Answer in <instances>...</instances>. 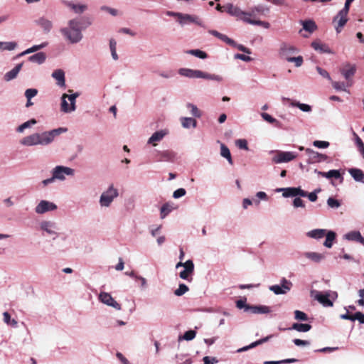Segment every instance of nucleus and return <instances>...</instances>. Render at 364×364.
Here are the masks:
<instances>
[{
    "label": "nucleus",
    "mask_w": 364,
    "mask_h": 364,
    "mask_svg": "<svg viewBox=\"0 0 364 364\" xmlns=\"http://www.w3.org/2000/svg\"><path fill=\"white\" fill-rule=\"evenodd\" d=\"M67 132V128L58 127L41 132H33L21 138L19 144L25 147L46 146L51 144L57 136Z\"/></svg>",
    "instance_id": "obj_1"
},
{
    "label": "nucleus",
    "mask_w": 364,
    "mask_h": 364,
    "mask_svg": "<svg viewBox=\"0 0 364 364\" xmlns=\"http://www.w3.org/2000/svg\"><path fill=\"white\" fill-rule=\"evenodd\" d=\"M59 33L68 44L80 43L84 38L82 19L79 17L68 19L64 26L60 28Z\"/></svg>",
    "instance_id": "obj_2"
},
{
    "label": "nucleus",
    "mask_w": 364,
    "mask_h": 364,
    "mask_svg": "<svg viewBox=\"0 0 364 364\" xmlns=\"http://www.w3.org/2000/svg\"><path fill=\"white\" fill-rule=\"evenodd\" d=\"M225 7L227 9V12L230 15L236 17L245 23L251 25L261 26L264 28H269L270 27L269 22L262 21L256 18L257 13L262 11V7L259 6L251 9L249 11H245L240 7L230 3H229Z\"/></svg>",
    "instance_id": "obj_3"
},
{
    "label": "nucleus",
    "mask_w": 364,
    "mask_h": 364,
    "mask_svg": "<svg viewBox=\"0 0 364 364\" xmlns=\"http://www.w3.org/2000/svg\"><path fill=\"white\" fill-rule=\"evenodd\" d=\"M38 230L44 237L56 240L60 236V227L58 223L52 219L41 220L38 224Z\"/></svg>",
    "instance_id": "obj_4"
},
{
    "label": "nucleus",
    "mask_w": 364,
    "mask_h": 364,
    "mask_svg": "<svg viewBox=\"0 0 364 364\" xmlns=\"http://www.w3.org/2000/svg\"><path fill=\"white\" fill-rule=\"evenodd\" d=\"M178 72L180 75L188 78L205 79L215 81L218 82H222L224 80V77L220 75L211 74L206 72H203L200 70L183 68H180Z\"/></svg>",
    "instance_id": "obj_5"
},
{
    "label": "nucleus",
    "mask_w": 364,
    "mask_h": 364,
    "mask_svg": "<svg viewBox=\"0 0 364 364\" xmlns=\"http://www.w3.org/2000/svg\"><path fill=\"white\" fill-rule=\"evenodd\" d=\"M310 296L324 307H332L333 306V301L338 298L337 292L331 290H328L324 292L311 290Z\"/></svg>",
    "instance_id": "obj_6"
},
{
    "label": "nucleus",
    "mask_w": 364,
    "mask_h": 364,
    "mask_svg": "<svg viewBox=\"0 0 364 364\" xmlns=\"http://www.w3.org/2000/svg\"><path fill=\"white\" fill-rule=\"evenodd\" d=\"M119 197V190L110 184L100 196L99 205L101 208H109L114 200Z\"/></svg>",
    "instance_id": "obj_7"
},
{
    "label": "nucleus",
    "mask_w": 364,
    "mask_h": 364,
    "mask_svg": "<svg viewBox=\"0 0 364 364\" xmlns=\"http://www.w3.org/2000/svg\"><path fill=\"white\" fill-rule=\"evenodd\" d=\"M80 94H63L61 96L60 111L63 113H72L76 110V99Z\"/></svg>",
    "instance_id": "obj_8"
},
{
    "label": "nucleus",
    "mask_w": 364,
    "mask_h": 364,
    "mask_svg": "<svg viewBox=\"0 0 364 364\" xmlns=\"http://www.w3.org/2000/svg\"><path fill=\"white\" fill-rule=\"evenodd\" d=\"M51 174L55 178V181H65L67 177H73L75 174V171L71 167L63 165L55 166L51 170Z\"/></svg>",
    "instance_id": "obj_9"
},
{
    "label": "nucleus",
    "mask_w": 364,
    "mask_h": 364,
    "mask_svg": "<svg viewBox=\"0 0 364 364\" xmlns=\"http://www.w3.org/2000/svg\"><path fill=\"white\" fill-rule=\"evenodd\" d=\"M61 4L70 11L81 15L88 10V5L78 0H61Z\"/></svg>",
    "instance_id": "obj_10"
},
{
    "label": "nucleus",
    "mask_w": 364,
    "mask_h": 364,
    "mask_svg": "<svg viewBox=\"0 0 364 364\" xmlns=\"http://www.w3.org/2000/svg\"><path fill=\"white\" fill-rule=\"evenodd\" d=\"M98 300L104 305L112 308L117 311H120L122 309V304L109 292L100 291L98 294Z\"/></svg>",
    "instance_id": "obj_11"
},
{
    "label": "nucleus",
    "mask_w": 364,
    "mask_h": 364,
    "mask_svg": "<svg viewBox=\"0 0 364 364\" xmlns=\"http://www.w3.org/2000/svg\"><path fill=\"white\" fill-rule=\"evenodd\" d=\"M58 209L57 205L50 200H41L35 206V213L38 215H43L48 212H53Z\"/></svg>",
    "instance_id": "obj_12"
},
{
    "label": "nucleus",
    "mask_w": 364,
    "mask_h": 364,
    "mask_svg": "<svg viewBox=\"0 0 364 364\" xmlns=\"http://www.w3.org/2000/svg\"><path fill=\"white\" fill-rule=\"evenodd\" d=\"M297 157V154L293 151H277L272 161L274 164L287 163Z\"/></svg>",
    "instance_id": "obj_13"
},
{
    "label": "nucleus",
    "mask_w": 364,
    "mask_h": 364,
    "mask_svg": "<svg viewBox=\"0 0 364 364\" xmlns=\"http://www.w3.org/2000/svg\"><path fill=\"white\" fill-rule=\"evenodd\" d=\"M348 12L349 10L343 8L333 18V23L334 24V28L337 33H341L342 28L347 23Z\"/></svg>",
    "instance_id": "obj_14"
},
{
    "label": "nucleus",
    "mask_w": 364,
    "mask_h": 364,
    "mask_svg": "<svg viewBox=\"0 0 364 364\" xmlns=\"http://www.w3.org/2000/svg\"><path fill=\"white\" fill-rule=\"evenodd\" d=\"M292 286L293 284L291 281L287 280L286 278H282L280 280V284L270 286L269 289L276 295L285 294L291 290Z\"/></svg>",
    "instance_id": "obj_15"
},
{
    "label": "nucleus",
    "mask_w": 364,
    "mask_h": 364,
    "mask_svg": "<svg viewBox=\"0 0 364 364\" xmlns=\"http://www.w3.org/2000/svg\"><path fill=\"white\" fill-rule=\"evenodd\" d=\"M299 53V50L291 44L283 43L281 44L279 54L282 59L287 60L289 58L294 56Z\"/></svg>",
    "instance_id": "obj_16"
},
{
    "label": "nucleus",
    "mask_w": 364,
    "mask_h": 364,
    "mask_svg": "<svg viewBox=\"0 0 364 364\" xmlns=\"http://www.w3.org/2000/svg\"><path fill=\"white\" fill-rule=\"evenodd\" d=\"M178 23L181 26L193 23L200 27L205 28V25L203 21L198 16L196 15L181 13V16L178 19Z\"/></svg>",
    "instance_id": "obj_17"
},
{
    "label": "nucleus",
    "mask_w": 364,
    "mask_h": 364,
    "mask_svg": "<svg viewBox=\"0 0 364 364\" xmlns=\"http://www.w3.org/2000/svg\"><path fill=\"white\" fill-rule=\"evenodd\" d=\"M168 134V130L166 129H160L154 132L147 140V144L153 147L156 146Z\"/></svg>",
    "instance_id": "obj_18"
},
{
    "label": "nucleus",
    "mask_w": 364,
    "mask_h": 364,
    "mask_svg": "<svg viewBox=\"0 0 364 364\" xmlns=\"http://www.w3.org/2000/svg\"><path fill=\"white\" fill-rule=\"evenodd\" d=\"M303 255L309 261L316 264L321 262L326 259L324 253L318 252L307 251L304 252Z\"/></svg>",
    "instance_id": "obj_19"
},
{
    "label": "nucleus",
    "mask_w": 364,
    "mask_h": 364,
    "mask_svg": "<svg viewBox=\"0 0 364 364\" xmlns=\"http://www.w3.org/2000/svg\"><path fill=\"white\" fill-rule=\"evenodd\" d=\"M185 264L186 267H184V269L180 272L179 277L182 279L191 281V276L192 275L194 271V264L192 260L188 259L186 262Z\"/></svg>",
    "instance_id": "obj_20"
},
{
    "label": "nucleus",
    "mask_w": 364,
    "mask_h": 364,
    "mask_svg": "<svg viewBox=\"0 0 364 364\" xmlns=\"http://www.w3.org/2000/svg\"><path fill=\"white\" fill-rule=\"evenodd\" d=\"M52 77L56 80V84L60 87H65V72L62 69L55 70L51 75Z\"/></svg>",
    "instance_id": "obj_21"
},
{
    "label": "nucleus",
    "mask_w": 364,
    "mask_h": 364,
    "mask_svg": "<svg viewBox=\"0 0 364 364\" xmlns=\"http://www.w3.org/2000/svg\"><path fill=\"white\" fill-rule=\"evenodd\" d=\"M23 66V63L17 64L13 69L6 72L4 75V80L6 82H10L14 79H16L21 71Z\"/></svg>",
    "instance_id": "obj_22"
},
{
    "label": "nucleus",
    "mask_w": 364,
    "mask_h": 364,
    "mask_svg": "<svg viewBox=\"0 0 364 364\" xmlns=\"http://www.w3.org/2000/svg\"><path fill=\"white\" fill-rule=\"evenodd\" d=\"M306 152L309 155V161L311 163H318V162L324 161L327 159V156L326 155L319 154V153L314 151V150H311L310 149H306Z\"/></svg>",
    "instance_id": "obj_23"
},
{
    "label": "nucleus",
    "mask_w": 364,
    "mask_h": 364,
    "mask_svg": "<svg viewBox=\"0 0 364 364\" xmlns=\"http://www.w3.org/2000/svg\"><path fill=\"white\" fill-rule=\"evenodd\" d=\"M343 239L349 241H357L364 245V237L359 231H350L343 235Z\"/></svg>",
    "instance_id": "obj_24"
},
{
    "label": "nucleus",
    "mask_w": 364,
    "mask_h": 364,
    "mask_svg": "<svg viewBox=\"0 0 364 364\" xmlns=\"http://www.w3.org/2000/svg\"><path fill=\"white\" fill-rule=\"evenodd\" d=\"M36 23L43 30L45 33H49L53 26L52 21L45 17H41L38 19Z\"/></svg>",
    "instance_id": "obj_25"
},
{
    "label": "nucleus",
    "mask_w": 364,
    "mask_h": 364,
    "mask_svg": "<svg viewBox=\"0 0 364 364\" xmlns=\"http://www.w3.org/2000/svg\"><path fill=\"white\" fill-rule=\"evenodd\" d=\"M348 173L356 182L364 184V172L361 169L352 168L348 169Z\"/></svg>",
    "instance_id": "obj_26"
},
{
    "label": "nucleus",
    "mask_w": 364,
    "mask_h": 364,
    "mask_svg": "<svg viewBox=\"0 0 364 364\" xmlns=\"http://www.w3.org/2000/svg\"><path fill=\"white\" fill-rule=\"evenodd\" d=\"M311 46L315 50L318 51L321 53H333V51L326 44L322 43L319 41H313L311 43Z\"/></svg>",
    "instance_id": "obj_27"
},
{
    "label": "nucleus",
    "mask_w": 364,
    "mask_h": 364,
    "mask_svg": "<svg viewBox=\"0 0 364 364\" xmlns=\"http://www.w3.org/2000/svg\"><path fill=\"white\" fill-rule=\"evenodd\" d=\"M315 173H316L318 175L321 176L323 177H325L326 178H334L336 179L340 178L341 181L343 180V177L340 173L339 170H330L328 172H322L318 170L314 171Z\"/></svg>",
    "instance_id": "obj_28"
},
{
    "label": "nucleus",
    "mask_w": 364,
    "mask_h": 364,
    "mask_svg": "<svg viewBox=\"0 0 364 364\" xmlns=\"http://www.w3.org/2000/svg\"><path fill=\"white\" fill-rule=\"evenodd\" d=\"M28 60L31 63L41 65L45 63L46 60V55L43 52H38L28 57Z\"/></svg>",
    "instance_id": "obj_29"
},
{
    "label": "nucleus",
    "mask_w": 364,
    "mask_h": 364,
    "mask_svg": "<svg viewBox=\"0 0 364 364\" xmlns=\"http://www.w3.org/2000/svg\"><path fill=\"white\" fill-rule=\"evenodd\" d=\"M326 233V229H314L310 231H308L306 232V236L308 237L315 239V240H320L323 238Z\"/></svg>",
    "instance_id": "obj_30"
},
{
    "label": "nucleus",
    "mask_w": 364,
    "mask_h": 364,
    "mask_svg": "<svg viewBox=\"0 0 364 364\" xmlns=\"http://www.w3.org/2000/svg\"><path fill=\"white\" fill-rule=\"evenodd\" d=\"M247 309H249L248 312H251L252 314H264L270 312V309L269 306L262 305L250 306V307H247Z\"/></svg>",
    "instance_id": "obj_31"
},
{
    "label": "nucleus",
    "mask_w": 364,
    "mask_h": 364,
    "mask_svg": "<svg viewBox=\"0 0 364 364\" xmlns=\"http://www.w3.org/2000/svg\"><path fill=\"white\" fill-rule=\"evenodd\" d=\"M341 73L346 80H348L354 75L355 73V66L350 64H346L341 70Z\"/></svg>",
    "instance_id": "obj_32"
},
{
    "label": "nucleus",
    "mask_w": 364,
    "mask_h": 364,
    "mask_svg": "<svg viewBox=\"0 0 364 364\" xmlns=\"http://www.w3.org/2000/svg\"><path fill=\"white\" fill-rule=\"evenodd\" d=\"M176 207L172 203H164L160 209V218L164 219L171 212H172Z\"/></svg>",
    "instance_id": "obj_33"
},
{
    "label": "nucleus",
    "mask_w": 364,
    "mask_h": 364,
    "mask_svg": "<svg viewBox=\"0 0 364 364\" xmlns=\"http://www.w3.org/2000/svg\"><path fill=\"white\" fill-rule=\"evenodd\" d=\"M180 122L185 129L196 128L197 126L196 120L192 117H181Z\"/></svg>",
    "instance_id": "obj_34"
},
{
    "label": "nucleus",
    "mask_w": 364,
    "mask_h": 364,
    "mask_svg": "<svg viewBox=\"0 0 364 364\" xmlns=\"http://www.w3.org/2000/svg\"><path fill=\"white\" fill-rule=\"evenodd\" d=\"M37 124V121L35 119H31L17 127L16 131L18 133L22 134L27 129H31L33 126Z\"/></svg>",
    "instance_id": "obj_35"
},
{
    "label": "nucleus",
    "mask_w": 364,
    "mask_h": 364,
    "mask_svg": "<svg viewBox=\"0 0 364 364\" xmlns=\"http://www.w3.org/2000/svg\"><path fill=\"white\" fill-rule=\"evenodd\" d=\"M18 46L15 41H0V52L14 50Z\"/></svg>",
    "instance_id": "obj_36"
},
{
    "label": "nucleus",
    "mask_w": 364,
    "mask_h": 364,
    "mask_svg": "<svg viewBox=\"0 0 364 364\" xmlns=\"http://www.w3.org/2000/svg\"><path fill=\"white\" fill-rule=\"evenodd\" d=\"M324 237H326V240L323 242V245L327 248L332 247L333 241L336 237V233L333 231L326 230V233Z\"/></svg>",
    "instance_id": "obj_37"
},
{
    "label": "nucleus",
    "mask_w": 364,
    "mask_h": 364,
    "mask_svg": "<svg viewBox=\"0 0 364 364\" xmlns=\"http://www.w3.org/2000/svg\"><path fill=\"white\" fill-rule=\"evenodd\" d=\"M117 43L114 38H110L109 41V49L112 55V58L114 61L119 60V55L117 53Z\"/></svg>",
    "instance_id": "obj_38"
},
{
    "label": "nucleus",
    "mask_w": 364,
    "mask_h": 364,
    "mask_svg": "<svg viewBox=\"0 0 364 364\" xmlns=\"http://www.w3.org/2000/svg\"><path fill=\"white\" fill-rule=\"evenodd\" d=\"M158 155L160 156L159 161H172L175 157V154L168 150L159 151Z\"/></svg>",
    "instance_id": "obj_39"
},
{
    "label": "nucleus",
    "mask_w": 364,
    "mask_h": 364,
    "mask_svg": "<svg viewBox=\"0 0 364 364\" xmlns=\"http://www.w3.org/2000/svg\"><path fill=\"white\" fill-rule=\"evenodd\" d=\"M220 156L227 159L230 165L233 164L231 154L228 147L224 144H220Z\"/></svg>",
    "instance_id": "obj_40"
},
{
    "label": "nucleus",
    "mask_w": 364,
    "mask_h": 364,
    "mask_svg": "<svg viewBox=\"0 0 364 364\" xmlns=\"http://www.w3.org/2000/svg\"><path fill=\"white\" fill-rule=\"evenodd\" d=\"M311 326L310 324L295 323L291 328H289L288 329H294L299 332H308L311 330Z\"/></svg>",
    "instance_id": "obj_41"
},
{
    "label": "nucleus",
    "mask_w": 364,
    "mask_h": 364,
    "mask_svg": "<svg viewBox=\"0 0 364 364\" xmlns=\"http://www.w3.org/2000/svg\"><path fill=\"white\" fill-rule=\"evenodd\" d=\"M277 192H282L284 198L296 197L294 187L279 188L277 189Z\"/></svg>",
    "instance_id": "obj_42"
},
{
    "label": "nucleus",
    "mask_w": 364,
    "mask_h": 364,
    "mask_svg": "<svg viewBox=\"0 0 364 364\" xmlns=\"http://www.w3.org/2000/svg\"><path fill=\"white\" fill-rule=\"evenodd\" d=\"M301 23L304 30L309 33H313L317 28L315 22L311 20L302 21Z\"/></svg>",
    "instance_id": "obj_43"
},
{
    "label": "nucleus",
    "mask_w": 364,
    "mask_h": 364,
    "mask_svg": "<svg viewBox=\"0 0 364 364\" xmlns=\"http://www.w3.org/2000/svg\"><path fill=\"white\" fill-rule=\"evenodd\" d=\"M331 82L333 87L335 90H336L338 91H345V92H348V91L347 90L346 87L351 85L350 84H348V83L346 84L345 82H343L333 81L332 80H331Z\"/></svg>",
    "instance_id": "obj_44"
},
{
    "label": "nucleus",
    "mask_w": 364,
    "mask_h": 364,
    "mask_svg": "<svg viewBox=\"0 0 364 364\" xmlns=\"http://www.w3.org/2000/svg\"><path fill=\"white\" fill-rule=\"evenodd\" d=\"M261 117L266 122L274 124L277 127H282V124L275 118L272 117L270 114L263 112L261 114Z\"/></svg>",
    "instance_id": "obj_45"
},
{
    "label": "nucleus",
    "mask_w": 364,
    "mask_h": 364,
    "mask_svg": "<svg viewBox=\"0 0 364 364\" xmlns=\"http://www.w3.org/2000/svg\"><path fill=\"white\" fill-rule=\"evenodd\" d=\"M291 106L298 107L300 110L304 112H311V107L307 104L301 103L299 102H291Z\"/></svg>",
    "instance_id": "obj_46"
},
{
    "label": "nucleus",
    "mask_w": 364,
    "mask_h": 364,
    "mask_svg": "<svg viewBox=\"0 0 364 364\" xmlns=\"http://www.w3.org/2000/svg\"><path fill=\"white\" fill-rule=\"evenodd\" d=\"M187 109H188L190 114L195 117H200L202 114L201 112L198 109L196 105L192 103H188L186 105Z\"/></svg>",
    "instance_id": "obj_47"
},
{
    "label": "nucleus",
    "mask_w": 364,
    "mask_h": 364,
    "mask_svg": "<svg viewBox=\"0 0 364 364\" xmlns=\"http://www.w3.org/2000/svg\"><path fill=\"white\" fill-rule=\"evenodd\" d=\"M286 61L289 63H294L295 67L299 68L304 63L303 57L301 55L298 56H291V58H289Z\"/></svg>",
    "instance_id": "obj_48"
},
{
    "label": "nucleus",
    "mask_w": 364,
    "mask_h": 364,
    "mask_svg": "<svg viewBox=\"0 0 364 364\" xmlns=\"http://www.w3.org/2000/svg\"><path fill=\"white\" fill-rule=\"evenodd\" d=\"M186 53L200 59H205L208 56L205 52L199 49L188 50Z\"/></svg>",
    "instance_id": "obj_49"
},
{
    "label": "nucleus",
    "mask_w": 364,
    "mask_h": 364,
    "mask_svg": "<svg viewBox=\"0 0 364 364\" xmlns=\"http://www.w3.org/2000/svg\"><path fill=\"white\" fill-rule=\"evenodd\" d=\"M4 321L7 325L11 326L13 327H16L17 326V321L11 318L10 314L8 312L3 313Z\"/></svg>",
    "instance_id": "obj_50"
},
{
    "label": "nucleus",
    "mask_w": 364,
    "mask_h": 364,
    "mask_svg": "<svg viewBox=\"0 0 364 364\" xmlns=\"http://www.w3.org/2000/svg\"><path fill=\"white\" fill-rule=\"evenodd\" d=\"M189 290L188 287L184 284H180L178 288L174 291V294L181 296Z\"/></svg>",
    "instance_id": "obj_51"
},
{
    "label": "nucleus",
    "mask_w": 364,
    "mask_h": 364,
    "mask_svg": "<svg viewBox=\"0 0 364 364\" xmlns=\"http://www.w3.org/2000/svg\"><path fill=\"white\" fill-rule=\"evenodd\" d=\"M196 332L193 330L186 331L183 336L179 337V340L192 341L195 338Z\"/></svg>",
    "instance_id": "obj_52"
},
{
    "label": "nucleus",
    "mask_w": 364,
    "mask_h": 364,
    "mask_svg": "<svg viewBox=\"0 0 364 364\" xmlns=\"http://www.w3.org/2000/svg\"><path fill=\"white\" fill-rule=\"evenodd\" d=\"M294 318L298 321H306L308 320V316L301 311L296 310L294 311Z\"/></svg>",
    "instance_id": "obj_53"
},
{
    "label": "nucleus",
    "mask_w": 364,
    "mask_h": 364,
    "mask_svg": "<svg viewBox=\"0 0 364 364\" xmlns=\"http://www.w3.org/2000/svg\"><path fill=\"white\" fill-rule=\"evenodd\" d=\"M176 358L177 363L178 364H191L192 363L191 359H190L188 358H185V355H182V354L176 355Z\"/></svg>",
    "instance_id": "obj_54"
},
{
    "label": "nucleus",
    "mask_w": 364,
    "mask_h": 364,
    "mask_svg": "<svg viewBox=\"0 0 364 364\" xmlns=\"http://www.w3.org/2000/svg\"><path fill=\"white\" fill-rule=\"evenodd\" d=\"M327 204L331 208H338L341 206V203L338 200L331 197L328 198Z\"/></svg>",
    "instance_id": "obj_55"
},
{
    "label": "nucleus",
    "mask_w": 364,
    "mask_h": 364,
    "mask_svg": "<svg viewBox=\"0 0 364 364\" xmlns=\"http://www.w3.org/2000/svg\"><path fill=\"white\" fill-rule=\"evenodd\" d=\"M38 94V90L35 88H29L25 91V97L27 100H31Z\"/></svg>",
    "instance_id": "obj_56"
},
{
    "label": "nucleus",
    "mask_w": 364,
    "mask_h": 364,
    "mask_svg": "<svg viewBox=\"0 0 364 364\" xmlns=\"http://www.w3.org/2000/svg\"><path fill=\"white\" fill-rule=\"evenodd\" d=\"M101 10L109 13L112 16H117L119 14V11L117 9L107 6H102Z\"/></svg>",
    "instance_id": "obj_57"
},
{
    "label": "nucleus",
    "mask_w": 364,
    "mask_h": 364,
    "mask_svg": "<svg viewBox=\"0 0 364 364\" xmlns=\"http://www.w3.org/2000/svg\"><path fill=\"white\" fill-rule=\"evenodd\" d=\"M235 145L241 149L247 150L248 146H247V141L245 139H237L235 141Z\"/></svg>",
    "instance_id": "obj_58"
},
{
    "label": "nucleus",
    "mask_w": 364,
    "mask_h": 364,
    "mask_svg": "<svg viewBox=\"0 0 364 364\" xmlns=\"http://www.w3.org/2000/svg\"><path fill=\"white\" fill-rule=\"evenodd\" d=\"M296 361V359L294 358H289V359H285L279 361H265L264 364H283V363H294Z\"/></svg>",
    "instance_id": "obj_59"
},
{
    "label": "nucleus",
    "mask_w": 364,
    "mask_h": 364,
    "mask_svg": "<svg viewBox=\"0 0 364 364\" xmlns=\"http://www.w3.org/2000/svg\"><path fill=\"white\" fill-rule=\"evenodd\" d=\"M314 146L319 149H326L328 147L329 143L326 141H314L313 143Z\"/></svg>",
    "instance_id": "obj_60"
},
{
    "label": "nucleus",
    "mask_w": 364,
    "mask_h": 364,
    "mask_svg": "<svg viewBox=\"0 0 364 364\" xmlns=\"http://www.w3.org/2000/svg\"><path fill=\"white\" fill-rule=\"evenodd\" d=\"M82 19V31L92 24V20L89 17H80Z\"/></svg>",
    "instance_id": "obj_61"
},
{
    "label": "nucleus",
    "mask_w": 364,
    "mask_h": 364,
    "mask_svg": "<svg viewBox=\"0 0 364 364\" xmlns=\"http://www.w3.org/2000/svg\"><path fill=\"white\" fill-rule=\"evenodd\" d=\"M316 70L321 76H322L324 78H326L329 81H331V77L326 70L318 66L316 67Z\"/></svg>",
    "instance_id": "obj_62"
},
{
    "label": "nucleus",
    "mask_w": 364,
    "mask_h": 364,
    "mask_svg": "<svg viewBox=\"0 0 364 364\" xmlns=\"http://www.w3.org/2000/svg\"><path fill=\"white\" fill-rule=\"evenodd\" d=\"M236 306L240 309H244L245 311H247V312L249 311V309H247V308L250 307V305H247L245 300L240 299V300L237 301Z\"/></svg>",
    "instance_id": "obj_63"
},
{
    "label": "nucleus",
    "mask_w": 364,
    "mask_h": 364,
    "mask_svg": "<svg viewBox=\"0 0 364 364\" xmlns=\"http://www.w3.org/2000/svg\"><path fill=\"white\" fill-rule=\"evenodd\" d=\"M186 191L184 188H181L177 190H176L173 193V197L174 198H179L181 197H183L186 195Z\"/></svg>",
    "instance_id": "obj_64"
}]
</instances>
